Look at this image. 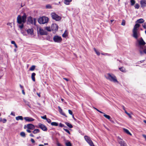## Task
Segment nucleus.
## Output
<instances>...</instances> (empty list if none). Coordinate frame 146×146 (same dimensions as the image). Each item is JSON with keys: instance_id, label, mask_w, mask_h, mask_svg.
<instances>
[{"instance_id": "nucleus-21", "label": "nucleus", "mask_w": 146, "mask_h": 146, "mask_svg": "<svg viewBox=\"0 0 146 146\" xmlns=\"http://www.w3.org/2000/svg\"><path fill=\"white\" fill-rule=\"evenodd\" d=\"M123 130L124 132L127 133V134H129L131 135V133L129 132V131L128 129L124 128Z\"/></svg>"}, {"instance_id": "nucleus-58", "label": "nucleus", "mask_w": 146, "mask_h": 146, "mask_svg": "<svg viewBox=\"0 0 146 146\" xmlns=\"http://www.w3.org/2000/svg\"><path fill=\"white\" fill-rule=\"evenodd\" d=\"M36 94L39 96V97H40V93H36Z\"/></svg>"}, {"instance_id": "nucleus-17", "label": "nucleus", "mask_w": 146, "mask_h": 146, "mask_svg": "<svg viewBox=\"0 0 146 146\" xmlns=\"http://www.w3.org/2000/svg\"><path fill=\"white\" fill-rule=\"evenodd\" d=\"M58 108L59 111L60 113L62 115L65 116L66 117H67L65 113L63 112L62 110L61 109V108L59 106H58Z\"/></svg>"}, {"instance_id": "nucleus-42", "label": "nucleus", "mask_w": 146, "mask_h": 146, "mask_svg": "<svg viewBox=\"0 0 146 146\" xmlns=\"http://www.w3.org/2000/svg\"><path fill=\"white\" fill-rule=\"evenodd\" d=\"M25 103L27 105L29 108H31V106L29 104V102L26 101H25Z\"/></svg>"}, {"instance_id": "nucleus-3", "label": "nucleus", "mask_w": 146, "mask_h": 146, "mask_svg": "<svg viewBox=\"0 0 146 146\" xmlns=\"http://www.w3.org/2000/svg\"><path fill=\"white\" fill-rule=\"evenodd\" d=\"M132 36L137 39V21H135V24L133 30Z\"/></svg>"}, {"instance_id": "nucleus-44", "label": "nucleus", "mask_w": 146, "mask_h": 146, "mask_svg": "<svg viewBox=\"0 0 146 146\" xmlns=\"http://www.w3.org/2000/svg\"><path fill=\"white\" fill-rule=\"evenodd\" d=\"M27 17V15H26L25 13H24L23 14V16H22L21 18H26Z\"/></svg>"}, {"instance_id": "nucleus-38", "label": "nucleus", "mask_w": 146, "mask_h": 146, "mask_svg": "<svg viewBox=\"0 0 146 146\" xmlns=\"http://www.w3.org/2000/svg\"><path fill=\"white\" fill-rule=\"evenodd\" d=\"M130 2L131 5H133L135 3V1L134 0H131Z\"/></svg>"}, {"instance_id": "nucleus-62", "label": "nucleus", "mask_w": 146, "mask_h": 146, "mask_svg": "<svg viewBox=\"0 0 146 146\" xmlns=\"http://www.w3.org/2000/svg\"><path fill=\"white\" fill-rule=\"evenodd\" d=\"M55 19L56 21H58L60 20L61 19Z\"/></svg>"}, {"instance_id": "nucleus-24", "label": "nucleus", "mask_w": 146, "mask_h": 146, "mask_svg": "<svg viewBox=\"0 0 146 146\" xmlns=\"http://www.w3.org/2000/svg\"><path fill=\"white\" fill-rule=\"evenodd\" d=\"M28 23L29 24H33V19H28Z\"/></svg>"}, {"instance_id": "nucleus-9", "label": "nucleus", "mask_w": 146, "mask_h": 146, "mask_svg": "<svg viewBox=\"0 0 146 146\" xmlns=\"http://www.w3.org/2000/svg\"><path fill=\"white\" fill-rule=\"evenodd\" d=\"M49 19H38V22L40 24H44L47 23Z\"/></svg>"}, {"instance_id": "nucleus-56", "label": "nucleus", "mask_w": 146, "mask_h": 146, "mask_svg": "<svg viewBox=\"0 0 146 146\" xmlns=\"http://www.w3.org/2000/svg\"><path fill=\"white\" fill-rule=\"evenodd\" d=\"M44 17V18H47V19H48V17H40L39 18H43Z\"/></svg>"}, {"instance_id": "nucleus-16", "label": "nucleus", "mask_w": 146, "mask_h": 146, "mask_svg": "<svg viewBox=\"0 0 146 146\" xmlns=\"http://www.w3.org/2000/svg\"><path fill=\"white\" fill-rule=\"evenodd\" d=\"M140 4L142 7H146V0H141L140 1Z\"/></svg>"}, {"instance_id": "nucleus-48", "label": "nucleus", "mask_w": 146, "mask_h": 146, "mask_svg": "<svg viewBox=\"0 0 146 146\" xmlns=\"http://www.w3.org/2000/svg\"><path fill=\"white\" fill-rule=\"evenodd\" d=\"M46 120L47 122L49 123H50L51 122V120L48 118H47Z\"/></svg>"}, {"instance_id": "nucleus-59", "label": "nucleus", "mask_w": 146, "mask_h": 146, "mask_svg": "<svg viewBox=\"0 0 146 146\" xmlns=\"http://www.w3.org/2000/svg\"><path fill=\"white\" fill-rule=\"evenodd\" d=\"M143 28L146 29V25L144 24V25L143 24Z\"/></svg>"}, {"instance_id": "nucleus-35", "label": "nucleus", "mask_w": 146, "mask_h": 146, "mask_svg": "<svg viewBox=\"0 0 146 146\" xmlns=\"http://www.w3.org/2000/svg\"><path fill=\"white\" fill-rule=\"evenodd\" d=\"M45 29L48 31H51V29L50 27H46L45 28Z\"/></svg>"}, {"instance_id": "nucleus-54", "label": "nucleus", "mask_w": 146, "mask_h": 146, "mask_svg": "<svg viewBox=\"0 0 146 146\" xmlns=\"http://www.w3.org/2000/svg\"><path fill=\"white\" fill-rule=\"evenodd\" d=\"M11 115H12L14 116H15V113L13 112H12L11 113Z\"/></svg>"}, {"instance_id": "nucleus-18", "label": "nucleus", "mask_w": 146, "mask_h": 146, "mask_svg": "<svg viewBox=\"0 0 146 146\" xmlns=\"http://www.w3.org/2000/svg\"><path fill=\"white\" fill-rule=\"evenodd\" d=\"M16 119L17 121L19 120H23V118L21 116H19L16 117Z\"/></svg>"}, {"instance_id": "nucleus-29", "label": "nucleus", "mask_w": 146, "mask_h": 146, "mask_svg": "<svg viewBox=\"0 0 146 146\" xmlns=\"http://www.w3.org/2000/svg\"><path fill=\"white\" fill-rule=\"evenodd\" d=\"M20 135L21 137H25L26 134L24 132H21L20 133Z\"/></svg>"}, {"instance_id": "nucleus-11", "label": "nucleus", "mask_w": 146, "mask_h": 146, "mask_svg": "<svg viewBox=\"0 0 146 146\" xmlns=\"http://www.w3.org/2000/svg\"><path fill=\"white\" fill-rule=\"evenodd\" d=\"M58 26L57 24H52L51 26V29L52 30L55 31V32L58 31Z\"/></svg>"}, {"instance_id": "nucleus-41", "label": "nucleus", "mask_w": 146, "mask_h": 146, "mask_svg": "<svg viewBox=\"0 0 146 146\" xmlns=\"http://www.w3.org/2000/svg\"><path fill=\"white\" fill-rule=\"evenodd\" d=\"M2 121L3 123H5L7 121V120L5 119H4L3 120L1 118L0 120V121Z\"/></svg>"}, {"instance_id": "nucleus-55", "label": "nucleus", "mask_w": 146, "mask_h": 146, "mask_svg": "<svg viewBox=\"0 0 146 146\" xmlns=\"http://www.w3.org/2000/svg\"><path fill=\"white\" fill-rule=\"evenodd\" d=\"M22 16L21 15H19L17 17V18H21Z\"/></svg>"}, {"instance_id": "nucleus-13", "label": "nucleus", "mask_w": 146, "mask_h": 146, "mask_svg": "<svg viewBox=\"0 0 146 146\" xmlns=\"http://www.w3.org/2000/svg\"><path fill=\"white\" fill-rule=\"evenodd\" d=\"M24 119L26 121L28 122L32 121L35 120L34 119L29 117H25Z\"/></svg>"}, {"instance_id": "nucleus-50", "label": "nucleus", "mask_w": 146, "mask_h": 146, "mask_svg": "<svg viewBox=\"0 0 146 146\" xmlns=\"http://www.w3.org/2000/svg\"><path fill=\"white\" fill-rule=\"evenodd\" d=\"M94 109L98 111V112H100V113H104L103 112H102V111L99 110H98V109H97V108H94Z\"/></svg>"}, {"instance_id": "nucleus-2", "label": "nucleus", "mask_w": 146, "mask_h": 146, "mask_svg": "<svg viewBox=\"0 0 146 146\" xmlns=\"http://www.w3.org/2000/svg\"><path fill=\"white\" fill-rule=\"evenodd\" d=\"M26 21V19H17V22L20 25H19V27L21 29H22L24 27L23 24Z\"/></svg>"}, {"instance_id": "nucleus-19", "label": "nucleus", "mask_w": 146, "mask_h": 146, "mask_svg": "<svg viewBox=\"0 0 146 146\" xmlns=\"http://www.w3.org/2000/svg\"><path fill=\"white\" fill-rule=\"evenodd\" d=\"M36 75V74L35 73H33L31 75V78L32 80L34 81H35V76Z\"/></svg>"}, {"instance_id": "nucleus-22", "label": "nucleus", "mask_w": 146, "mask_h": 146, "mask_svg": "<svg viewBox=\"0 0 146 146\" xmlns=\"http://www.w3.org/2000/svg\"><path fill=\"white\" fill-rule=\"evenodd\" d=\"M119 69L121 71L125 72H126V70L125 69V68L123 67H121V68H119Z\"/></svg>"}, {"instance_id": "nucleus-12", "label": "nucleus", "mask_w": 146, "mask_h": 146, "mask_svg": "<svg viewBox=\"0 0 146 146\" xmlns=\"http://www.w3.org/2000/svg\"><path fill=\"white\" fill-rule=\"evenodd\" d=\"M39 127L42 130L44 131H46L47 130V128L46 127L41 123H39L38 124Z\"/></svg>"}, {"instance_id": "nucleus-31", "label": "nucleus", "mask_w": 146, "mask_h": 146, "mask_svg": "<svg viewBox=\"0 0 146 146\" xmlns=\"http://www.w3.org/2000/svg\"><path fill=\"white\" fill-rule=\"evenodd\" d=\"M51 125L53 126H58V123L56 122H52L51 123Z\"/></svg>"}, {"instance_id": "nucleus-52", "label": "nucleus", "mask_w": 146, "mask_h": 146, "mask_svg": "<svg viewBox=\"0 0 146 146\" xmlns=\"http://www.w3.org/2000/svg\"><path fill=\"white\" fill-rule=\"evenodd\" d=\"M31 142L33 143H34L35 142V140H34V139H31Z\"/></svg>"}, {"instance_id": "nucleus-60", "label": "nucleus", "mask_w": 146, "mask_h": 146, "mask_svg": "<svg viewBox=\"0 0 146 146\" xmlns=\"http://www.w3.org/2000/svg\"><path fill=\"white\" fill-rule=\"evenodd\" d=\"M30 136L32 137H34V136L32 134H30Z\"/></svg>"}, {"instance_id": "nucleus-32", "label": "nucleus", "mask_w": 146, "mask_h": 146, "mask_svg": "<svg viewBox=\"0 0 146 146\" xmlns=\"http://www.w3.org/2000/svg\"><path fill=\"white\" fill-rule=\"evenodd\" d=\"M94 51L97 54L98 56H99L100 54V52L98 51V50H97L95 48H94Z\"/></svg>"}, {"instance_id": "nucleus-33", "label": "nucleus", "mask_w": 146, "mask_h": 146, "mask_svg": "<svg viewBox=\"0 0 146 146\" xmlns=\"http://www.w3.org/2000/svg\"><path fill=\"white\" fill-rule=\"evenodd\" d=\"M65 144L66 146H72V144L70 141L66 142Z\"/></svg>"}, {"instance_id": "nucleus-28", "label": "nucleus", "mask_w": 146, "mask_h": 146, "mask_svg": "<svg viewBox=\"0 0 146 146\" xmlns=\"http://www.w3.org/2000/svg\"><path fill=\"white\" fill-rule=\"evenodd\" d=\"M46 9H51L52 7L50 4H47L46 6Z\"/></svg>"}, {"instance_id": "nucleus-8", "label": "nucleus", "mask_w": 146, "mask_h": 146, "mask_svg": "<svg viewBox=\"0 0 146 146\" xmlns=\"http://www.w3.org/2000/svg\"><path fill=\"white\" fill-rule=\"evenodd\" d=\"M26 128L31 130H33L35 128V126L32 124H29L24 125V128L25 129Z\"/></svg>"}, {"instance_id": "nucleus-45", "label": "nucleus", "mask_w": 146, "mask_h": 146, "mask_svg": "<svg viewBox=\"0 0 146 146\" xmlns=\"http://www.w3.org/2000/svg\"><path fill=\"white\" fill-rule=\"evenodd\" d=\"M64 129L65 131L66 132L69 133V134H70V132L68 129L64 128Z\"/></svg>"}, {"instance_id": "nucleus-64", "label": "nucleus", "mask_w": 146, "mask_h": 146, "mask_svg": "<svg viewBox=\"0 0 146 146\" xmlns=\"http://www.w3.org/2000/svg\"><path fill=\"white\" fill-rule=\"evenodd\" d=\"M123 109L125 111V110H125V108L124 106H122Z\"/></svg>"}, {"instance_id": "nucleus-37", "label": "nucleus", "mask_w": 146, "mask_h": 146, "mask_svg": "<svg viewBox=\"0 0 146 146\" xmlns=\"http://www.w3.org/2000/svg\"><path fill=\"white\" fill-rule=\"evenodd\" d=\"M11 43L12 44H14L15 47L16 48H17V45L15 43V42L14 41H11Z\"/></svg>"}, {"instance_id": "nucleus-63", "label": "nucleus", "mask_w": 146, "mask_h": 146, "mask_svg": "<svg viewBox=\"0 0 146 146\" xmlns=\"http://www.w3.org/2000/svg\"><path fill=\"white\" fill-rule=\"evenodd\" d=\"M20 86V88H22V89H23V86H22L21 84H20L19 85Z\"/></svg>"}, {"instance_id": "nucleus-7", "label": "nucleus", "mask_w": 146, "mask_h": 146, "mask_svg": "<svg viewBox=\"0 0 146 146\" xmlns=\"http://www.w3.org/2000/svg\"><path fill=\"white\" fill-rule=\"evenodd\" d=\"M38 32L41 35H47L48 34L47 32L45 30L42 29L41 27L39 28V30L38 31Z\"/></svg>"}, {"instance_id": "nucleus-23", "label": "nucleus", "mask_w": 146, "mask_h": 146, "mask_svg": "<svg viewBox=\"0 0 146 146\" xmlns=\"http://www.w3.org/2000/svg\"><path fill=\"white\" fill-rule=\"evenodd\" d=\"M32 132L34 134H36L40 132V130L38 129H35Z\"/></svg>"}, {"instance_id": "nucleus-57", "label": "nucleus", "mask_w": 146, "mask_h": 146, "mask_svg": "<svg viewBox=\"0 0 146 146\" xmlns=\"http://www.w3.org/2000/svg\"><path fill=\"white\" fill-rule=\"evenodd\" d=\"M143 136L145 139V140L146 141V135L143 134Z\"/></svg>"}, {"instance_id": "nucleus-47", "label": "nucleus", "mask_w": 146, "mask_h": 146, "mask_svg": "<svg viewBox=\"0 0 146 146\" xmlns=\"http://www.w3.org/2000/svg\"><path fill=\"white\" fill-rule=\"evenodd\" d=\"M68 111V112L71 115H73V113L71 110H69Z\"/></svg>"}, {"instance_id": "nucleus-30", "label": "nucleus", "mask_w": 146, "mask_h": 146, "mask_svg": "<svg viewBox=\"0 0 146 146\" xmlns=\"http://www.w3.org/2000/svg\"><path fill=\"white\" fill-rule=\"evenodd\" d=\"M144 21L143 19H139L137 20V23H143Z\"/></svg>"}, {"instance_id": "nucleus-6", "label": "nucleus", "mask_w": 146, "mask_h": 146, "mask_svg": "<svg viewBox=\"0 0 146 146\" xmlns=\"http://www.w3.org/2000/svg\"><path fill=\"white\" fill-rule=\"evenodd\" d=\"M117 141L121 146H127L124 141L121 139L120 137H117Z\"/></svg>"}, {"instance_id": "nucleus-1", "label": "nucleus", "mask_w": 146, "mask_h": 146, "mask_svg": "<svg viewBox=\"0 0 146 146\" xmlns=\"http://www.w3.org/2000/svg\"><path fill=\"white\" fill-rule=\"evenodd\" d=\"M105 77L106 79L109 80L113 82H118V81L117 80L115 76L113 74H111L110 73H108L106 76H105Z\"/></svg>"}, {"instance_id": "nucleus-27", "label": "nucleus", "mask_w": 146, "mask_h": 146, "mask_svg": "<svg viewBox=\"0 0 146 146\" xmlns=\"http://www.w3.org/2000/svg\"><path fill=\"white\" fill-rule=\"evenodd\" d=\"M65 124L68 127L70 128H72L73 127L72 125L69 123L66 122Z\"/></svg>"}, {"instance_id": "nucleus-34", "label": "nucleus", "mask_w": 146, "mask_h": 146, "mask_svg": "<svg viewBox=\"0 0 146 146\" xmlns=\"http://www.w3.org/2000/svg\"><path fill=\"white\" fill-rule=\"evenodd\" d=\"M35 66L34 65H33L30 68L29 70L31 71H33L35 70Z\"/></svg>"}, {"instance_id": "nucleus-4", "label": "nucleus", "mask_w": 146, "mask_h": 146, "mask_svg": "<svg viewBox=\"0 0 146 146\" xmlns=\"http://www.w3.org/2000/svg\"><path fill=\"white\" fill-rule=\"evenodd\" d=\"M84 138L90 146H95L90 137L87 136H85Z\"/></svg>"}, {"instance_id": "nucleus-26", "label": "nucleus", "mask_w": 146, "mask_h": 146, "mask_svg": "<svg viewBox=\"0 0 146 146\" xmlns=\"http://www.w3.org/2000/svg\"><path fill=\"white\" fill-rule=\"evenodd\" d=\"M104 114V116L107 119L110 120L111 118L110 117L109 115H106V114L105 113H103Z\"/></svg>"}, {"instance_id": "nucleus-10", "label": "nucleus", "mask_w": 146, "mask_h": 146, "mask_svg": "<svg viewBox=\"0 0 146 146\" xmlns=\"http://www.w3.org/2000/svg\"><path fill=\"white\" fill-rule=\"evenodd\" d=\"M137 42L138 43V46H143L146 44L142 38H141L139 40H137Z\"/></svg>"}, {"instance_id": "nucleus-40", "label": "nucleus", "mask_w": 146, "mask_h": 146, "mask_svg": "<svg viewBox=\"0 0 146 146\" xmlns=\"http://www.w3.org/2000/svg\"><path fill=\"white\" fill-rule=\"evenodd\" d=\"M59 127H66V126H65L64 125L62 124L61 123H60L59 124Z\"/></svg>"}, {"instance_id": "nucleus-36", "label": "nucleus", "mask_w": 146, "mask_h": 146, "mask_svg": "<svg viewBox=\"0 0 146 146\" xmlns=\"http://www.w3.org/2000/svg\"><path fill=\"white\" fill-rule=\"evenodd\" d=\"M140 52L141 54H143V53H144L146 54V49L143 50V51H142L141 50H140Z\"/></svg>"}, {"instance_id": "nucleus-43", "label": "nucleus", "mask_w": 146, "mask_h": 146, "mask_svg": "<svg viewBox=\"0 0 146 146\" xmlns=\"http://www.w3.org/2000/svg\"><path fill=\"white\" fill-rule=\"evenodd\" d=\"M125 21L124 20H122L121 25H122L124 26L125 25Z\"/></svg>"}, {"instance_id": "nucleus-61", "label": "nucleus", "mask_w": 146, "mask_h": 146, "mask_svg": "<svg viewBox=\"0 0 146 146\" xmlns=\"http://www.w3.org/2000/svg\"><path fill=\"white\" fill-rule=\"evenodd\" d=\"M22 92L24 95H25V93L23 89L22 90Z\"/></svg>"}, {"instance_id": "nucleus-49", "label": "nucleus", "mask_w": 146, "mask_h": 146, "mask_svg": "<svg viewBox=\"0 0 146 146\" xmlns=\"http://www.w3.org/2000/svg\"><path fill=\"white\" fill-rule=\"evenodd\" d=\"M7 25L9 26H10L11 27H12V23H7Z\"/></svg>"}, {"instance_id": "nucleus-39", "label": "nucleus", "mask_w": 146, "mask_h": 146, "mask_svg": "<svg viewBox=\"0 0 146 146\" xmlns=\"http://www.w3.org/2000/svg\"><path fill=\"white\" fill-rule=\"evenodd\" d=\"M125 112L127 114V115L129 116V117L130 118H131V114H129V113H128L127 111L126 110H125Z\"/></svg>"}, {"instance_id": "nucleus-14", "label": "nucleus", "mask_w": 146, "mask_h": 146, "mask_svg": "<svg viewBox=\"0 0 146 146\" xmlns=\"http://www.w3.org/2000/svg\"><path fill=\"white\" fill-rule=\"evenodd\" d=\"M52 18H61L58 15L54 13H52L51 14Z\"/></svg>"}, {"instance_id": "nucleus-53", "label": "nucleus", "mask_w": 146, "mask_h": 146, "mask_svg": "<svg viewBox=\"0 0 146 146\" xmlns=\"http://www.w3.org/2000/svg\"><path fill=\"white\" fill-rule=\"evenodd\" d=\"M26 131H27V132L29 133H30L31 132V131L29 129H27Z\"/></svg>"}, {"instance_id": "nucleus-25", "label": "nucleus", "mask_w": 146, "mask_h": 146, "mask_svg": "<svg viewBox=\"0 0 146 146\" xmlns=\"http://www.w3.org/2000/svg\"><path fill=\"white\" fill-rule=\"evenodd\" d=\"M68 36V33L67 31L66 30L64 33L62 34V36L63 37L65 38Z\"/></svg>"}, {"instance_id": "nucleus-15", "label": "nucleus", "mask_w": 146, "mask_h": 146, "mask_svg": "<svg viewBox=\"0 0 146 146\" xmlns=\"http://www.w3.org/2000/svg\"><path fill=\"white\" fill-rule=\"evenodd\" d=\"M34 30L33 29H29L27 30V32L28 34L33 35L34 34Z\"/></svg>"}, {"instance_id": "nucleus-20", "label": "nucleus", "mask_w": 146, "mask_h": 146, "mask_svg": "<svg viewBox=\"0 0 146 146\" xmlns=\"http://www.w3.org/2000/svg\"><path fill=\"white\" fill-rule=\"evenodd\" d=\"M64 3L66 5H69L70 3L71 2L72 0H64Z\"/></svg>"}, {"instance_id": "nucleus-5", "label": "nucleus", "mask_w": 146, "mask_h": 146, "mask_svg": "<svg viewBox=\"0 0 146 146\" xmlns=\"http://www.w3.org/2000/svg\"><path fill=\"white\" fill-rule=\"evenodd\" d=\"M53 40L55 42H60L62 40L61 37L58 35L55 36L53 38Z\"/></svg>"}, {"instance_id": "nucleus-46", "label": "nucleus", "mask_w": 146, "mask_h": 146, "mask_svg": "<svg viewBox=\"0 0 146 146\" xmlns=\"http://www.w3.org/2000/svg\"><path fill=\"white\" fill-rule=\"evenodd\" d=\"M41 118L42 119H46L47 118H46V115H45L44 116H41Z\"/></svg>"}, {"instance_id": "nucleus-51", "label": "nucleus", "mask_w": 146, "mask_h": 146, "mask_svg": "<svg viewBox=\"0 0 146 146\" xmlns=\"http://www.w3.org/2000/svg\"><path fill=\"white\" fill-rule=\"evenodd\" d=\"M56 145L57 146H62V145L58 142L56 143Z\"/></svg>"}]
</instances>
